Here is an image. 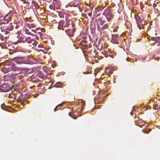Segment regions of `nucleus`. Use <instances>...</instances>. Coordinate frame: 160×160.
I'll list each match as a JSON object with an SVG mask.
<instances>
[{
	"label": "nucleus",
	"mask_w": 160,
	"mask_h": 160,
	"mask_svg": "<svg viewBox=\"0 0 160 160\" xmlns=\"http://www.w3.org/2000/svg\"><path fill=\"white\" fill-rule=\"evenodd\" d=\"M14 14L13 11H10L5 16L1 17L0 20V25L7 24L10 21L12 16Z\"/></svg>",
	"instance_id": "nucleus-1"
},
{
	"label": "nucleus",
	"mask_w": 160,
	"mask_h": 160,
	"mask_svg": "<svg viewBox=\"0 0 160 160\" xmlns=\"http://www.w3.org/2000/svg\"><path fill=\"white\" fill-rule=\"evenodd\" d=\"M28 57H17L14 58L12 59V61L16 62L17 64H27L28 62Z\"/></svg>",
	"instance_id": "nucleus-2"
},
{
	"label": "nucleus",
	"mask_w": 160,
	"mask_h": 160,
	"mask_svg": "<svg viewBox=\"0 0 160 160\" xmlns=\"http://www.w3.org/2000/svg\"><path fill=\"white\" fill-rule=\"evenodd\" d=\"M102 15L105 16L108 21H110L113 18V16L109 7H107L104 10Z\"/></svg>",
	"instance_id": "nucleus-3"
},
{
	"label": "nucleus",
	"mask_w": 160,
	"mask_h": 160,
	"mask_svg": "<svg viewBox=\"0 0 160 160\" xmlns=\"http://www.w3.org/2000/svg\"><path fill=\"white\" fill-rule=\"evenodd\" d=\"M135 18L137 22L138 27L140 28L141 26L140 23H141L144 19L145 15L142 13H139L135 15Z\"/></svg>",
	"instance_id": "nucleus-4"
},
{
	"label": "nucleus",
	"mask_w": 160,
	"mask_h": 160,
	"mask_svg": "<svg viewBox=\"0 0 160 160\" xmlns=\"http://www.w3.org/2000/svg\"><path fill=\"white\" fill-rule=\"evenodd\" d=\"M23 42L32 44L33 46H36L37 44V42L35 39L28 37L23 38L22 39Z\"/></svg>",
	"instance_id": "nucleus-5"
},
{
	"label": "nucleus",
	"mask_w": 160,
	"mask_h": 160,
	"mask_svg": "<svg viewBox=\"0 0 160 160\" xmlns=\"http://www.w3.org/2000/svg\"><path fill=\"white\" fill-rule=\"evenodd\" d=\"M44 79V76L41 73H38L32 77V81L33 82H37L41 81Z\"/></svg>",
	"instance_id": "nucleus-6"
},
{
	"label": "nucleus",
	"mask_w": 160,
	"mask_h": 160,
	"mask_svg": "<svg viewBox=\"0 0 160 160\" xmlns=\"http://www.w3.org/2000/svg\"><path fill=\"white\" fill-rule=\"evenodd\" d=\"M24 30L25 33L27 34L34 36L37 35L35 34V32H37V30H35L34 29L31 28L25 24L24 27Z\"/></svg>",
	"instance_id": "nucleus-7"
},
{
	"label": "nucleus",
	"mask_w": 160,
	"mask_h": 160,
	"mask_svg": "<svg viewBox=\"0 0 160 160\" xmlns=\"http://www.w3.org/2000/svg\"><path fill=\"white\" fill-rule=\"evenodd\" d=\"M11 88L7 83H2L0 82V91L2 92H8L9 91Z\"/></svg>",
	"instance_id": "nucleus-8"
},
{
	"label": "nucleus",
	"mask_w": 160,
	"mask_h": 160,
	"mask_svg": "<svg viewBox=\"0 0 160 160\" xmlns=\"http://www.w3.org/2000/svg\"><path fill=\"white\" fill-rule=\"evenodd\" d=\"M75 31V29L73 28L72 29H68L65 30V32L67 34L69 37H72Z\"/></svg>",
	"instance_id": "nucleus-9"
},
{
	"label": "nucleus",
	"mask_w": 160,
	"mask_h": 160,
	"mask_svg": "<svg viewBox=\"0 0 160 160\" xmlns=\"http://www.w3.org/2000/svg\"><path fill=\"white\" fill-rule=\"evenodd\" d=\"M112 43L114 44H118V36L117 35L112 34Z\"/></svg>",
	"instance_id": "nucleus-10"
},
{
	"label": "nucleus",
	"mask_w": 160,
	"mask_h": 160,
	"mask_svg": "<svg viewBox=\"0 0 160 160\" xmlns=\"http://www.w3.org/2000/svg\"><path fill=\"white\" fill-rule=\"evenodd\" d=\"M13 29V26L12 25V23H10L8 24H6L5 26V28L3 29V30H8V31H11Z\"/></svg>",
	"instance_id": "nucleus-11"
},
{
	"label": "nucleus",
	"mask_w": 160,
	"mask_h": 160,
	"mask_svg": "<svg viewBox=\"0 0 160 160\" xmlns=\"http://www.w3.org/2000/svg\"><path fill=\"white\" fill-rule=\"evenodd\" d=\"M52 5H54L56 9H58L59 8L60 4L58 0H54L53 3Z\"/></svg>",
	"instance_id": "nucleus-12"
},
{
	"label": "nucleus",
	"mask_w": 160,
	"mask_h": 160,
	"mask_svg": "<svg viewBox=\"0 0 160 160\" xmlns=\"http://www.w3.org/2000/svg\"><path fill=\"white\" fill-rule=\"evenodd\" d=\"M8 38V37L7 36L4 35V34L3 35H0V39L6 44H7V43L8 42L7 40V39Z\"/></svg>",
	"instance_id": "nucleus-13"
},
{
	"label": "nucleus",
	"mask_w": 160,
	"mask_h": 160,
	"mask_svg": "<svg viewBox=\"0 0 160 160\" xmlns=\"http://www.w3.org/2000/svg\"><path fill=\"white\" fill-rule=\"evenodd\" d=\"M147 23L148 22L146 20H145L143 22H142L141 23H140V25L141 26L140 28V27L138 28L140 29H143L145 28V26Z\"/></svg>",
	"instance_id": "nucleus-14"
},
{
	"label": "nucleus",
	"mask_w": 160,
	"mask_h": 160,
	"mask_svg": "<svg viewBox=\"0 0 160 160\" xmlns=\"http://www.w3.org/2000/svg\"><path fill=\"white\" fill-rule=\"evenodd\" d=\"M152 40L155 41L156 43H158V46L160 44V37H153Z\"/></svg>",
	"instance_id": "nucleus-15"
},
{
	"label": "nucleus",
	"mask_w": 160,
	"mask_h": 160,
	"mask_svg": "<svg viewBox=\"0 0 160 160\" xmlns=\"http://www.w3.org/2000/svg\"><path fill=\"white\" fill-rule=\"evenodd\" d=\"M64 24V22L63 21H60L59 22L58 28H59V29H62V30H64L63 26Z\"/></svg>",
	"instance_id": "nucleus-16"
},
{
	"label": "nucleus",
	"mask_w": 160,
	"mask_h": 160,
	"mask_svg": "<svg viewBox=\"0 0 160 160\" xmlns=\"http://www.w3.org/2000/svg\"><path fill=\"white\" fill-rule=\"evenodd\" d=\"M11 74L15 76H17V78H18L19 79H21L22 78V76L21 75V73H20V72L17 73H12Z\"/></svg>",
	"instance_id": "nucleus-17"
},
{
	"label": "nucleus",
	"mask_w": 160,
	"mask_h": 160,
	"mask_svg": "<svg viewBox=\"0 0 160 160\" xmlns=\"http://www.w3.org/2000/svg\"><path fill=\"white\" fill-rule=\"evenodd\" d=\"M11 70L13 71L12 73H15V71L19 72V69L14 66H11Z\"/></svg>",
	"instance_id": "nucleus-18"
},
{
	"label": "nucleus",
	"mask_w": 160,
	"mask_h": 160,
	"mask_svg": "<svg viewBox=\"0 0 160 160\" xmlns=\"http://www.w3.org/2000/svg\"><path fill=\"white\" fill-rule=\"evenodd\" d=\"M25 25L33 29H34L35 27V25L31 23V22H26Z\"/></svg>",
	"instance_id": "nucleus-19"
},
{
	"label": "nucleus",
	"mask_w": 160,
	"mask_h": 160,
	"mask_svg": "<svg viewBox=\"0 0 160 160\" xmlns=\"http://www.w3.org/2000/svg\"><path fill=\"white\" fill-rule=\"evenodd\" d=\"M32 5H33L35 6L36 9H38L39 8V6L38 4L35 2L34 1H32Z\"/></svg>",
	"instance_id": "nucleus-20"
},
{
	"label": "nucleus",
	"mask_w": 160,
	"mask_h": 160,
	"mask_svg": "<svg viewBox=\"0 0 160 160\" xmlns=\"http://www.w3.org/2000/svg\"><path fill=\"white\" fill-rule=\"evenodd\" d=\"M55 87L56 88H61L63 86V84L59 82H57L55 85Z\"/></svg>",
	"instance_id": "nucleus-21"
},
{
	"label": "nucleus",
	"mask_w": 160,
	"mask_h": 160,
	"mask_svg": "<svg viewBox=\"0 0 160 160\" xmlns=\"http://www.w3.org/2000/svg\"><path fill=\"white\" fill-rule=\"evenodd\" d=\"M100 11H101L100 8H99V6L97 8H95V12L96 13L99 12V13H98V14L97 16H99V15H100Z\"/></svg>",
	"instance_id": "nucleus-22"
},
{
	"label": "nucleus",
	"mask_w": 160,
	"mask_h": 160,
	"mask_svg": "<svg viewBox=\"0 0 160 160\" xmlns=\"http://www.w3.org/2000/svg\"><path fill=\"white\" fill-rule=\"evenodd\" d=\"M69 115L72 118L74 119H76L77 118V117L75 115L73 114L72 112H69L68 113Z\"/></svg>",
	"instance_id": "nucleus-23"
},
{
	"label": "nucleus",
	"mask_w": 160,
	"mask_h": 160,
	"mask_svg": "<svg viewBox=\"0 0 160 160\" xmlns=\"http://www.w3.org/2000/svg\"><path fill=\"white\" fill-rule=\"evenodd\" d=\"M7 44L8 42L7 43V44H6L3 42H2L0 44V46L2 48H4L5 47H7Z\"/></svg>",
	"instance_id": "nucleus-24"
},
{
	"label": "nucleus",
	"mask_w": 160,
	"mask_h": 160,
	"mask_svg": "<svg viewBox=\"0 0 160 160\" xmlns=\"http://www.w3.org/2000/svg\"><path fill=\"white\" fill-rule=\"evenodd\" d=\"M102 54L105 55L106 57H108L109 55H108V52L106 51H102Z\"/></svg>",
	"instance_id": "nucleus-25"
},
{
	"label": "nucleus",
	"mask_w": 160,
	"mask_h": 160,
	"mask_svg": "<svg viewBox=\"0 0 160 160\" xmlns=\"http://www.w3.org/2000/svg\"><path fill=\"white\" fill-rule=\"evenodd\" d=\"M153 109H159L158 105L157 104H155L153 105Z\"/></svg>",
	"instance_id": "nucleus-26"
},
{
	"label": "nucleus",
	"mask_w": 160,
	"mask_h": 160,
	"mask_svg": "<svg viewBox=\"0 0 160 160\" xmlns=\"http://www.w3.org/2000/svg\"><path fill=\"white\" fill-rule=\"evenodd\" d=\"M35 30L37 31V32H35V34L37 35L36 36L38 35L37 34V33L38 34H39V36H40V37H41V34H42V33L41 32H40L39 31H38V29H36Z\"/></svg>",
	"instance_id": "nucleus-27"
},
{
	"label": "nucleus",
	"mask_w": 160,
	"mask_h": 160,
	"mask_svg": "<svg viewBox=\"0 0 160 160\" xmlns=\"http://www.w3.org/2000/svg\"><path fill=\"white\" fill-rule=\"evenodd\" d=\"M108 4V1H105L104 3H103L102 5H103V6L105 8Z\"/></svg>",
	"instance_id": "nucleus-28"
},
{
	"label": "nucleus",
	"mask_w": 160,
	"mask_h": 160,
	"mask_svg": "<svg viewBox=\"0 0 160 160\" xmlns=\"http://www.w3.org/2000/svg\"><path fill=\"white\" fill-rule=\"evenodd\" d=\"M113 70L114 69L113 68H111L109 71L108 73L110 74L109 75H108L109 76H110L111 74L112 73Z\"/></svg>",
	"instance_id": "nucleus-29"
},
{
	"label": "nucleus",
	"mask_w": 160,
	"mask_h": 160,
	"mask_svg": "<svg viewBox=\"0 0 160 160\" xmlns=\"http://www.w3.org/2000/svg\"><path fill=\"white\" fill-rule=\"evenodd\" d=\"M62 104H58V106H57L54 109V112H55L56 111L57 109H60L59 108H58V107H59V106H62Z\"/></svg>",
	"instance_id": "nucleus-30"
},
{
	"label": "nucleus",
	"mask_w": 160,
	"mask_h": 160,
	"mask_svg": "<svg viewBox=\"0 0 160 160\" xmlns=\"http://www.w3.org/2000/svg\"><path fill=\"white\" fill-rule=\"evenodd\" d=\"M32 0H25V3L29 4L30 3H32Z\"/></svg>",
	"instance_id": "nucleus-31"
},
{
	"label": "nucleus",
	"mask_w": 160,
	"mask_h": 160,
	"mask_svg": "<svg viewBox=\"0 0 160 160\" xmlns=\"http://www.w3.org/2000/svg\"><path fill=\"white\" fill-rule=\"evenodd\" d=\"M8 97L9 98H14V95L12 94H9L8 95Z\"/></svg>",
	"instance_id": "nucleus-32"
},
{
	"label": "nucleus",
	"mask_w": 160,
	"mask_h": 160,
	"mask_svg": "<svg viewBox=\"0 0 160 160\" xmlns=\"http://www.w3.org/2000/svg\"><path fill=\"white\" fill-rule=\"evenodd\" d=\"M86 4V5H87V6H89V7H90V8H91L92 9H93V6H92V4H91V3H90V4H88V3H86V4Z\"/></svg>",
	"instance_id": "nucleus-33"
},
{
	"label": "nucleus",
	"mask_w": 160,
	"mask_h": 160,
	"mask_svg": "<svg viewBox=\"0 0 160 160\" xmlns=\"http://www.w3.org/2000/svg\"><path fill=\"white\" fill-rule=\"evenodd\" d=\"M69 26V24H68V22H66V23L65 24L64 23V26H63V28L68 27Z\"/></svg>",
	"instance_id": "nucleus-34"
},
{
	"label": "nucleus",
	"mask_w": 160,
	"mask_h": 160,
	"mask_svg": "<svg viewBox=\"0 0 160 160\" xmlns=\"http://www.w3.org/2000/svg\"><path fill=\"white\" fill-rule=\"evenodd\" d=\"M6 67H4V68H2V71L3 72L5 73H6L8 72L6 71Z\"/></svg>",
	"instance_id": "nucleus-35"
},
{
	"label": "nucleus",
	"mask_w": 160,
	"mask_h": 160,
	"mask_svg": "<svg viewBox=\"0 0 160 160\" xmlns=\"http://www.w3.org/2000/svg\"><path fill=\"white\" fill-rule=\"evenodd\" d=\"M108 27V25H103L102 28V30L104 29H106Z\"/></svg>",
	"instance_id": "nucleus-36"
},
{
	"label": "nucleus",
	"mask_w": 160,
	"mask_h": 160,
	"mask_svg": "<svg viewBox=\"0 0 160 160\" xmlns=\"http://www.w3.org/2000/svg\"><path fill=\"white\" fill-rule=\"evenodd\" d=\"M25 20L26 22H31V19H30V18H26L25 19Z\"/></svg>",
	"instance_id": "nucleus-37"
},
{
	"label": "nucleus",
	"mask_w": 160,
	"mask_h": 160,
	"mask_svg": "<svg viewBox=\"0 0 160 160\" xmlns=\"http://www.w3.org/2000/svg\"><path fill=\"white\" fill-rule=\"evenodd\" d=\"M50 8L52 9L55 10V9H56L53 5L52 6H50Z\"/></svg>",
	"instance_id": "nucleus-38"
},
{
	"label": "nucleus",
	"mask_w": 160,
	"mask_h": 160,
	"mask_svg": "<svg viewBox=\"0 0 160 160\" xmlns=\"http://www.w3.org/2000/svg\"><path fill=\"white\" fill-rule=\"evenodd\" d=\"M151 129H150L149 130V131H148L147 130H145L144 131V132L145 133H149V132L151 131Z\"/></svg>",
	"instance_id": "nucleus-39"
},
{
	"label": "nucleus",
	"mask_w": 160,
	"mask_h": 160,
	"mask_svg": "<svg viewBox=\"0 0 160 160\" xmlns=\"http://www.w3.org/2000/svg\"><path fill=\"white\" fill-rule=\"evenodd\" d=\"M5 104H2L1 105V107L3 109H4V108H5Z\"/></svg>",
	"instance_id": "nucleus-40"
},
{
	"label": "nucleus",
	"mask_w": 160,
	"mask_h": 160,
	"mask_svg": "<svg viewBox=\"0 0 160 160\" xmlns=\"http://www.w3.org/2000/svg\"><path fill=\"white\" fill-rule=\"evenodd\" d=\"M101 70V68H98V69L95 70V72H97V73H98Z\"/></svg>",
	"instance_id": "nucleus-41"
},
{
	"label": "nucleus",
	"mask_w": 160,
	"mask_h": 160,
	"mask_svg": "<svg viewBox=\"0 0 160 160\" xmlns=\"http://www.w3.org/2000/svg\"><path fill=\"white\" fill-rule=\"evenodd\" d=\"M5 33L3 34L4 35H6L9 33V31H8V30H4Z\"/></svg>",
	"instance_id": "nucleus-42"
},
{
	"label": "nucleus",
	"mask_w": 160,
	"mask_h": 160,
	"mask_svg": "<svg viewBox=\"0 0 160 160\" xmlns=\"http://www.w3.org/2000/svg\"><path fill=\"white\" fill-rule=\"evenodd\" d=\"M99 8H100L101 11H102L103 9L105 8V7L103 6V5H102V6H99Z\"/></svg>",
	"instance_id": "nucleus-43"
},
{
	"label": "nucleus",
	"mask_w": 160,
	"mask_h": 160,
	"mask_svg": "<svg viewBox=\"0 0 160 160\" xmlns=\"http://www.w3.org/2000/svg\"><path fill=\"white\" fill-rule=\"evenodd\" d=\"M82 16L85 17L86 18H87V15L86 14L83 13L82 14Z\"/></svg>",
	"instance_id": "nucleus-44"
},
{
	"label": "nucleus",
	"mask_w": 160,
	"mask_h": 160,
	"mask_svg": "<svg viewBox=\"0 0 160 160\" xmlns=\"http://www.w3.org/2000/svg\"><path fill=\"white\" fill-rule=\"evenodd\" d=\"M139 123V122L138 121H136L135 122V124L136 125H138V124Z\"/></svg>",
	"instance_id": "nucleus-45"
},
{
	"label": "nucleus",
	"mask_w": 160,
	"mask_h": 160,
	"mask_svg": "<svg viewBox=\"0 0 160 160\" xmlns=\"http://www.w3.org/2000/svg\"><path fill=\"white\" fill-rule=\"evenodd\" d=\"M136 109H135V106H133L132 107V111L133 112H134L136 111Z\"/></svg>",
	"instance_id": "nucleus-46"
},
{
	"label": "nucleus",
	"mask_w": 160,
	"mask_h": 160,
	"mask_svg": "<svg viewBox=\"0 0 160 160\" xmlns=\"http://www.w3.org/2000/svg\"><path fill=\"white\" fill-rule=\"evenodd\" d=\"M92 15V13L91 12H89L88 13V15L90 16V17H91V16Z\"/></svg>",
	"instance_id": "nucleus-47"
},
{
	"label": "nucleus",
	"mask_w": 160,
	"mask_h": 160,
	"mask_svg": "<svg viewBox=\"0 0 160 160\" xmlns=\"http://www.w3.org/2000/svg\"><path fill=\"white\" fill-rule=\"evenodd\" d=\"M4 77L5 79H6V78H7V80H8V78H7L8 77V76H7V75H6V76H5Z\"/></svg>",
	"instance_id": "nucleus-48"
},
{
	"label": "nucleus",
	"mask_w": 160,
	"mask_h": 160,
	"mask_svg": "<svg viewBox=\"0 0 160 160\" xmlns=\"http://www.w3.org/2000/svg\"><path fill=\"white\" fill-rule=\"evenodd\" d=\"M130 60H131V59L129 57H128L126 58V60L127 61H129Z\"/></svg>",
	"instance_id": "nucleus-49"
},
{
	"label": "nucleus",
	"mask_w": 160,
	"mask_h": 160,
	"mask_svg": "<svg viewBox=\"0 0 160 160\" xmlns=\"http://www.w3.org/2000/svg\"><path fill=\"white\" fill-rule=\"evenodd\" d=\"M110 83V81H108L107 82H106L105 83V84L106 85V83Z\"/></svg>",
	"instance_id": "nucleus-50"
},
{
	"label": "nucleus",
	"mask_w": 160,
	"mask_h": 160,
	"mask_svg": "<svg viewBox=\"0 0 160 160\" xmlns=\"http://www.w3.org/2000/svg\"><path fill=\"white\" fill-rule=\"evenodd\" d=\"M113 31V32H115L117 31V30L116 28H114Z\"/></svg>",
	"instance_id": "nucleus-51"
},
{
	"label": "nucleus",
	"mask_w": 160,
	"mask_h": 160,
	"mask_svg": "<svg viewBox=\"0 0 160 160\" xmlns=\"http://www.w3.org/2000/svg\"><path fill=\"white\" fill-rule=\"evenodd\" d=\"M79 9L80 11H82L83 10V8H81L80 7H79Z\"/></svg>",
	"instance_id": "nucleus-52"
},
{
	"label": "nucleus",
	"mask_w": 160,
	"mask_h": 160,
	"mask_svg": "<svg viewBox=\"0 0 160 160\" xmlns=\"http://www.w3.org/2000/svg\"><path fill=\"white\" fill-rule=\"evenodd\" d=\"M42 45H41V44H39L38 45V47L39 48H42Z\"/></svg>",
	"instance_id": "nucleus-53"
},
{
	"label": "nucleus",
	"mask_w": 160,
	"mask_h": 160,
	"mask_svg": "<svg viewBox=\"0 0 160 160\" xmlns=\"http://www.w3.org/2000/svg\"><path fill=\"white\" fill-rule=\"evenodd\" d=\"M133 112H134L132 111V112L130 113V114L131 115H132L133 114Z\"/></svg>",
	"instance_id": "nucleus-54"
},
{
	"label": "nucleus",
	"mask_w": 160,
	"mask_h": 160,
	"mask_svg": "<svg viewBox=\"0 0 160 160\" xmlns=\"http://www.w3.org/2000/svg\"><path fill=\"white\" fill-rule=\"evenodd\" d=\"M97 72H95H95L94 73V74L96 76L97 74Z\"/></svg>",
	"instance_id": "nucleus-55"
},
{
	"label": "nucleus",
	"mask_w": 160,
	"mask_h": 160,
	"mask_svg": "<svg viewBox=\"0 0 160 160\" xmlns=\"http://www.w3.org/2000/svg\"><path fill=\"white\" fill-rule=\"evenodd\" d=\"M38 96V94H35L34 95V97H37Z\"/></svg>",
	"instance_id": "nucleus-56"
},
{
	"label": "nucleus",
	"mask_w": 160,
	"mask_h": 160,
	"mask_svg": "<svg viewBox=\"0 0 160 160\" xmlns=\"http://www.w3.org/2000/svg\"><path fill=\"white\" fill-rule=\"evenodd\" d=\"M157 6V5L156 4H154L153 5V7H156Z\"/></svg>",
	"instance_id": "nucleus-57"
},
{
	"label": "nucleus",
	"mask_w": 160,
	"mask_h": 160,
	"mask_svg": "<svg viewBox=\"0 0 160 160\" xmlns=\"http://www.w3.org/2000/svg\"><path fill=\"white\" fill-rule=\"evenodd\" d=\"M83 74H87V73H88V72H83Z\"/></svg>",
	"instance_id": "nucleus-58"
},
{
	"label": "nucleus",
	"mask_w": 160,
	"mask_h": 160,
	"mask_svg": "<svg viewBox=\"0 0 160 160\" xmlns=\"http://www.w3.org/2000/svg\"><path fill=\"white\" fill-rule=\"evenodd\" d=\"M103 23L104 22H103L102 21L100 22V24L101 25H102L103 24Z\"/></svg>",
	"instance_id": "nucleus-59"
},
{
	"label": "nucleus",
	"mask_w": 160,
	"mask_h": 160,
	"mask_svg": "<svg viewBox=\"0 0 160 160\" xmlns=\"http://www.w3.org/2000/svg\"><path fill=\"white\" fill-rule=\"evenodd\" d=\"M72 27H74V26H75V25H74V24H73V23H72Z\"/></svg>",
	"instance_id": "nucleus-60"
},
{
	"label": "nucleus",
	"mask_w": 160,
	"mask_h": 160,
	"mask_svg": "<svg viewBox=\"0 0 160 160\" xmlns=\"http://www.w3.org/2000/svg\"><path fill=\"white\" fill-rule=\"evenodd\" d=\"M109 56H110V57H111V58H113V57H112V55H109Z\"/></svg>",
	"instance_id": "nucleus-61"
},
{
	"label": "nucleus",
	"mask_w": 160,
	"mask_h": 160,
	"mask_svg": "<svg viewBox=\"0 0 160 160\" xmlns=\"http://www.w3.org/2000/svg\"><path fill=\"white\" fill-rule=\"evenodd\" d=\"M33 87H34V86H31V87L30 88H32Z\"/></svg>",
	"instance_id": "nucleus-62"
},
{
	"label": "nucleus",
	"mask_w": 160,
	"mask_h": 160,
	"mask_svg": "<svg viewBox=\"0 0 160 160\" xmlns=\"http://www.w3.org/2000/svg\"><path fill=\"white\" fill-rule=\"evenodd\" d=\"M10 54H12L13 52H9Z\"/></svg>",
	"instance_id": "nucleus-63"
},
{
	"label": "nucleus",
	"mask_w": 160,
	"mask_h": 160,
	"mask_svg": "<svg viewBox=\"0 0 160 160\" xmlns=\"http://www.w3.org/2000/svg\"><path fill=\"white\" fill-rule=\"evenodd\" d=\"M52 88V87L51 86H50L49 87V88Z\"/></svg>",
	"instance_id": "nucleus-64"
}]
</instances>
